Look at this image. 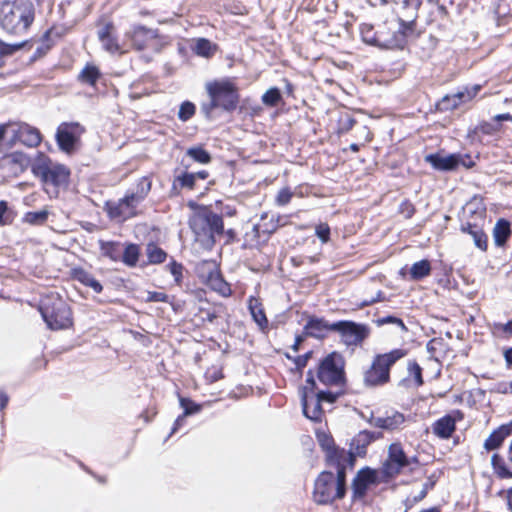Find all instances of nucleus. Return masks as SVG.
Segmentation results:
<instances>
[{"label": "nucleus", "mask_w": 512, "mask_h": 512, "mask_svg": "<svg viewBox=\"0 0 512 512\" xmlns=\"http://www.w3.org/2000/svg\"><path fill=\"white\" fill-rule=\"evenodd\" d=\"M463 418L459 410L446 414L432 424V432L441 439H449L456 430L457 421Z\"/></svg>", "instance_id": "obj_19"}, {"label": "nucleus", "mask_w": 512, "mask_h": 512, "mask_svg": "<svg viewBox=\"0 0 512 512\" xmlns=\"http://www.w3.org/2000/svg\"><path fill=\"white\" fill-rule=\"evenodd\" d=\"M408 370V376L412 377L414 379L415 385L417 387H420L423 385V377H422V368L421 366L415 361H409L407 365Z\"/></svg>", "instance_id": "obj_43"}, {"label": "nucleus", "mask_w": 512, "mask_h": 512, "mask_svg": "<svg viewBox=\"0 0 512 512\" xmlns=\"http://www.w3.org/2000/svg\"><path fill=\"white\" fill-rule=\"evenodd\" d=\"M398 22H399V29L397 32H412L414 30V27H415V19H411V20H404L402 18H398Z\"/></svg>", "instance_id": "obj_59"}, {"label": "nucleus", "mask_w": 512, "mask_h": 512, "mask_svg": "<svg viewBox=\"0 0 512 512\" xmlns=\"http://www.w3.org/2000/svg\"><path fill=\"white\" fill-rule=\"evenodd\" d=\"M420 466L419 460L416 456L408 457L399 442L389 445L387 451V458L382 463L381 474L385 480L393 479L406 469L409 472H414Z\"/></svg>", "instance_id": "obj_6"}, {"label": "nucleus", "mask_w": 512, "mask_h": 512, "mask_svg": "<svg viewBox=\"0 0 512 512\" xmlns=\"http://www.w3.org/2000/svg\"><path fill=\"white\" fill-rule=\"evenodd\" d=\"M208 100L200 105V111L208 120L213 118L215 110L232 112L239 102L238 88L229 80H214L205 84Z\"/></svg>", "instance_id": "obj_1"}, {"label": "nucleus", "mask_w": 512, "mask_h": 512, "mask_svg": "<svg viewBox=\"0 0 512 512\" xmlns=\"http://www.w3.org/2000/svg\"><path fill=\"white\" fill-rule=\"evenodd\" d=\"M41 140V133L37 128L22 123L14 125L12 128V137L9 142V147H12L16 141H19L27 147L35 148L41 143Z\"/></svg>", "instance_id": "obj_18"}, {"label": "nucleus", "mask_w": 512, "mask_h": 512, "mask_svg": "<svg viewBox=\"0 0 512 512\" xmlns=\"http://www.w3.org/2000/svg\"><path fill=\"white\" fill-rule=\"evenodd\" d=\"M501 130V123H496L494 120L491 122L483 121L481 122L476 131L482 133L484 135H495Z\"/></svg>", "instance_id": "obj_46"}, {"label": "nucleus", "mask_w": 512, "mask_h": 512, "mask_svg": "<svg viewBox=\"0 0 512 512\" xmlns=\"http://www.w3.org/2000/svg\"><path fill=\"white\" fill-rule=\"evenodd\" d=\"M382 437L381 432H374L363 430L356 434L351 442V449L355 450V453L359 456L366 454V448L376 439Z\"/></svg>", "instance_id": "obj_27"}, {"label": "nucleus", "mask_w": 512, "mask_h": 512, "mask_svg": "<svg viewBox=\"0 0 512 512\" xmlns=\"http://www.w3.org/2000/svg\"><path fill=\"white\" fill-rule=\"evenodd\" d=\"M316 394L322 402L334 403L342 392L319 391Z\"/></svg>", "instance_id": "obj_53"}, {"label": "nucleus", "mask_w": 512, "mask_h": 512, "mask_svg": "<svg viewBox=\"0 0 512 512\" xmlns=\"http://www.w3.org/2000/svg\"><path fill=\"white\" fill-rule=\"evenodd\" d=\"M426 496L427 493L425 492V490H421L418 494L412 497H408L404 502L406 510L411 509L415 504L422 501Z\"/></svg>", "instance_id": "obj_55"}, {"label": "nucleus", "mask_w": 512, "mask_h": 512, "mask_svg": "<svg viewBox=\"0 0 512 512\" xmlns=\"http://www.w3.org/2000/svg\"><path fill=\"white\" fill-rule=\"evenodd\" d=\"M332 327L333 323H329L324 318L311 316L304 326V334L305 336L322 339L326 336L327 332H333Z\"/></svg>", "instance_id": "obj_24"}, {"label": "nucleus", "mask_w": 512, "mask_h": 512, "mask_svg": "<svg viewBox=\"0 0 512 512\" xmlns=\"http://www.w3.org/2000/svg\"><path fill=\"white\" fill-rule=\"evenodd\" d=\"M425 161L429 163L435 170L454 171L460 165L468 167L459 154L442 155L440 153L428 154Z\"/></svg>", "instance_id": "obj_20"}, {"label": "nucleus", "mask_w": 512, "mask_h": 512, "mask_svg": "<svg viewBox=\"0 0 512 512\" xmlns=\"http://www.w3.org/2000/svg\"><path fill=\"white\" fill-rule=\"evenodd\" d=\"M101 73L99 69L93 64H86L85 67L80 72L78 79L82 83L95 85L97 80L99 79Z\"/></svg>", "instance_id": "obj_36"}, {"label": "nucleus", "mask_w": 512, "mask_h": 512, "mask_svg": "<svg viewBox=\"0 0 512 512\" xmlns=\"http://www.w3.org/2000/svg\"><path fill=\"white\" fill-rule=\"evenodd\" d=\"M339 463H326L330 467H334L336 469L337 476L335 477V485H336V496L339 499H343L346 495V470L347 468L352 469L355 464L356 456L355 453L351 451V459H347L346 457H339Z\"/></svg>", "instance_id": "obj_21"}, {"label": "nucleus", "mask_w": 512, "mask_h": 512, "mask_svg": "<svg viewBox=\"0 0 512 512\" xmlns=\"http://www.w3.org/2000/svg\"><path fill=\"white\" fill-rule=\"evenodd\" d=\"M196 112V106L190 101H184L179 108L178 118L179 120L186 122L191 119Z\"/></svg>", "instance_id": "obj_45"}, {"label": "nucleus", "mask_w": 512, "mask_h": 512, "mask_svg": "<svg viewBox=\"0 0 512 512\" xmlns=\"http://www.w3.org/2000/svg\"><path fill=\"white\" fill-rule=\"evenodd\" d=\"M35 19V8L31 0H1L0 26L6 32L29 29Z\"/></svg>", "instance_id": "obj_2"}, {"label": "nucleus", "mask_w": 512, "mask_h": 512, "mask_svg": "<svg viewBox=\"0 0 512 512\" xmlns=\"http://www.w3.org/2000/svg\"><path fill=\"white\" fill-rule=\"evenodd\" d=\"M143 34H99L101 46L109 53H126L131 48L142 50L144 44L138 40Z\"/></svg>", "instance_id": "obj_11"}, {"label": "nucleus", "mask_w": 512, "mask_h": 512, "mask_svg": "<svg viewBox=\"0 0 512 512\" xmlns=\"http://www.w3.org/2000/svg\"><path fill=\"white\" fill-rule=\"evenodd\" d=\"M431 263L427 259H423L417 261L412 264L409 270V280L411 281H420L423 278L429 276L431 274Z\"/></svg>", "instance_id": "obj_34"}, {"label": "nucleus", "mask_w": 512, "mask_h": 512, "mask_svg": "<svg viewBox=\"0 0 512 512\" xmlns=\"http://www.w3.org/2000/svg\"><path fill=\"white\" fill-rule=\"evenodd\" d=\"M168 268H169L170 273L174 276L175 281L177 283H180L181 279H182V270H183L182 264L172 261L168 265Z\"/></svg>", "instance_id": "obj_54"}, {"label": "nucleus", "mask_w": 512, "mask_h": 512, "mask_svg": "<svg viewBox=\"0 0 512 512\" xmlns=\"http://www.w3.org/2000/svg\"><path fill=\"white\" fill-rule=\"evenodd\" d=\"M101 254L110 260L117 262L121 259L122 245L114 241H100L99 242Z\"/></svg>", "instance_id": "obj_35"}, {"label": "nucleus", "mask_w": 512, "mask_h": 512, "mask_svg": "<svg viewBox=\"0 0 512 512\" xmlns=\"http://www.w3.org/2000/svg\"><path fill=\"white\" fill-rule=\"evenodd\" d=\"M72 276L81 284L90 287L95 293H101L103 286L94 278V276L83 268H75L72 271Z\"/></svg>", "instance_id": "obj_31"}, {"label": "nucleus", "mask_w": 512, "mask_h": 512, "mask_svg": "<svg viewBox=\"0 0 512 512\" xmlns=\"http://www.w3.org/2000/svg\"><path fill=\"white\" fill-rule=\"evenodd\" d=\"M461 231L469 234L472 237L475 246L481 251L487 250L488 237L479 225L470 222L462 223Z\"/></svg>", "instance_id": "obj_28"}, {"label": "nucleus", "mask_w": 512, "mask_h": 512, "mask_svg": "<svg viewBox=\"0 0 512 512\" xmlns=\"http://www.w3.org/2000/svg\"><path fill=\"white\" fill-rule=\"evenodd\" d=\"M293 195L294 194H293V192L291 191L290 188H288V187L282 188L278 192V194H277V196L275 198L276 205H278V206H285V205H287L291 201Z\"/></svg>", "instance_id": "obj_48"}, {"label": "nucleus", "mask_w": 512, "mask_h": 512, "mask_svg": "<svg viewBox=\"0 0 512 512\" xmlns=\"http://www.w3.org/2000/svg\"><path fill=\"white\" fill-rule=\"evenodd\" d=\"M83 132L79 123H62L58 126L56 132V141L59 148L71 153L76 145L78 136Z\"/></svg>", "instance_id": "obj_17"}, {"label": "nucleus", "mask_w": 512, "mask_h": 512, "mask_svg": "<svg viewBox=\"0 0 512 512\" xmlns=\"http://www.w3.org/2000/svg\"><path fill=\"white\" fill-rule=\"evenodd\" d=\"M318 440L321 448L325 452L326 463H339V457L351 459V451H346L336 446L332 437L323 434L318 436Z\"/></svg>", "instance_id": "obj_22"}, {"label": "nucleus", "mask_w": 512, "mask_h": 512, "mask_svg": "<svg viewBox=\"0 0 512 512\" xmlns=\"http://www.w3.org/2000/svg\"><path fill=\"white\" fill-rule=\"evenodd\" d=\"M200 278L212 290L218 292L220 295L227 297L231 294L229 284L223 279L219 270L213 262H204L198 268Z\"/></svg>", "instance_id": "obj_15"}, {"label": "nucleus", "mask_w": 512, "mask_h": 512, "mask_svg": "<svg viewBox=\"0 0 512 512\" xmlns=\"http://www.w3.org/2000/svg\"><path fill=\"white\" fill-rule=\"evenodd\" d=\"M33 172L45 184L55 187L67 185L70 177V170L65 165L54 163L48 158H44L34 165Z\"/></svg>", "instance_id": "obj_9"}, {"label": "nucleus", "mask_w": 512, "mask_h": 512, "mask_svg": "<svg viewBox=\"0 0 512 512\" xmlns=\"http://www.w3.org/2000/svg\"><path fill=\"white\" fill-rule=\"evenodd\" d=\"M361 39L382 50L403 49L406 44V34H361Z\"/></svg>", "instance_id": "obj_16"}, {"label": "nucleus", "mask_w": 512, "mask_h": 512, "mask_svg": "<svg viewBox=\"0 0 512 512\" xmlns=\"http://www.w3.org/2000/svg\"><path fill=\"white\" fill-rule=\"evenodd\" d=\"M13 127H14V125H11V124H0V152H4L5 150L10 148L9 145L6 146L3 143V141H4L5 136L8 133L12 134Z\"/></svg>", "instance_id": "obj_52"}, {"label": "nucleus", "mask_w": 512, "mask_h": 512, "mask_svg": "<svg viewBox=\"0 0 512 512\" xmlns=\"http://www.w3.org/2000/svg\"><path fill=\"white\" fill-rule=\"evenodd\" d=\"M281 99V94L278 88L273 87L268 89L262 96V102L270 107L276 106Z\"/></svg>", "instance_id": "obj_47"}, {"label": "nucleus", "mask_w": 512, "mask_h": 512, "mask_svg": "<svg viewBox=\"0 0 512 512\" xmlns=\"http://www.w3.org/2000/svg\"><path fill=\"white\" fill-rule=\"evenodd\" d=\"M191 49L198 56L210 58L218 51V45L206 38H197L194 40Z\"/></svg>", "instance_id": "obj_32"}, {"label": "nucleus", "mask_w": 512, "mask_h": 512, "mask_svg": "<svg viewBox=\"0 0 512 512\" xmlns=\"http://www.w3.org/2000/svg\"><path fill=\"white\" fill-rule=\"evenodd\" d=\"M333 332L339 333L342 342L346 346H358L370 335V328L366 324L349 320H341L333 323Z\"/></svg>", "instance_id": "obj_12"}, {"label": "nucleus", "mask_w": 512, "mask_h": 512, "mask_svg": "<svg viewBox=\"0 0 512 512\" xmlns=\"http://www.w3.org/2000/svg\"><path fill=\"white\" fill-rule=\"evenodd\" d=\"M187 156L192 158L195 162L201 164H208L211 161V155L201 146L191 147L186 152Z\"/></svg>", "instance_id": "obj_41"}, {"label": "nucleus", "mask_w": 512, "mask_h": 512, "mask_svg": "<svg viewBox=\"0 0 512 512\" xmlns=\"http://www.w3.org/2000/svg\"><path fill=\"white\" fill-rule=\"evenodd\" d=\"M316 382L311 370L307 373L306 385L301 389L303 414L310 420L319 421L323 415L322 401L315 393Z\"/></svg>", "instance_id": "obj_10"}, {"label": "nucleus", "mask_w": 512, "mask_h": 512, "mask_svg": "<svg viewBox=\"0 0 512 512\" xmlns=\"http://www.w3.org/2000/svg\"><path fill=\"white\" fill-rule=\"evenodd\" d=\"M311 355H312V352L309 351V352L305 353L304 355L297 356L294 359V363L298 370H302L307 365L308 360L310 359Z\"/></svg>", "instance_id": "obj_61"}, {"label": "nucleus", "mask_w": 512, "mask_h": 512, "mask_svg": "<svg viewBox=\"0 0 512 512\" xmlns=\"http://www.w3.org/2000/svg\"><path fill=\"white\" fill-rule=\"evenodd\" d=\"M374 322L378 327H381L386 324H393V325L398 326L402 332H404V333L408 332V328L405 325V323L403 322V320L396 316L388 315L385 317L378 318Z\"/></svg>", "instance_id": "obj_44"}, {"label": "nucleus", "mask_w": 512, "mask_h": 512, "mask_svg": "<svg viewBox=\"0 0 512 512\" xmlns=\"http://www.w3.org/2000/svg\"><path fill=\"white\" fill-rule=\"evenodd\" d=\"M406 355L407 350L400 348L376 355L370 367L364 372V385L373 388L387 384L390 381L391 367Z\"/></svg>", "instance_id": "obj_5"}, {"label": "nucleus", "mask_w": 512, "mask_h": 512, "mask_svg": "<svg viewBox=\"0 0 512 512\" xmlns=\"http://www.w3.org/2000/svg\"><path fill=\"white\" fill-rule=\"evenodd\" d=\"M511 235L510 222L506 219H499L493 229V238L496 246H503Z\"/></svg>", "instance_id": "obj_33"}, {"label": "nucleus", "mask_w": 512, "mask_h": 512, "mask_svg": "<svg viewBox=\"0 0 512 512\" xmlns=\"http://www.w3.org/2000/svg\"><path fill=\"white\" fill-rule=\"evenodd\" d=\"M12 222V212L8 208V203L0 201V226L8 225Z\"/></svg>", "instance_id": "obj_49"}, {"label": "nucleus", "mask_w": 512, "mask_h": 512, "mask_svg": "<svg viewBox=\"0 0 512 512\" xmlns=\"http://www.w3.org/2000/svg\"><path fill=\"white\" fill-rule=\"evenodd\" d=\"M49 212L46 209L25 213L23 221L30 225H43L48 219Z\"/></svg>", "instance_id": "obj_40"}, {"label": "nucleus", "mask_w": 512, "mask_h": 512, "mask_svg": "<svg viewBox=\"0 0 512 512\" xmlns=\"http://www.w3.org/2000/svg\"><path fill=\"white\" fill-rule=\"evenodd\" d=\"M345 360L338 352L328 354L319 363L317 378L325 386L343 389L346 383Z\"/></svg>", "instance_id": "obj_7"}, {"label": "nucleus", "mask_w": 512, "mask_h": 512, "mask_svg": "<svg viewBox=\"0 0 512 512\" xmlns=\"http://www.w3.org/2000/svg\"><path fill=\"white\" fill-rule=\"evenodd\" d=\"M510 435H512V421L493 430V432L484 441L483 447L486 451L497 450Z\"/></svg>", "instance_id": "obj_25"}, {"label": "nucleus", "mask_w": 512, "mask_h": 512, "mask_svg": "<svg viewBox=\"0 0 512 512\" xmlns=\"http://www.w3.org/2000/svg\"><path fill=\"white\" fill-rule=\"evenodd\" d=\"M148 302H169V296L163 292H148L147 299Z\"/></svg>", "instance_id": "obj_58"}, {"label": "nucleus", "mask_w": 512, "mask_h": 512, "mask_svg": "<svg viewBox=\"0 0 512 512\" xmlns=\"http://www.w3.org/2000/svg\"><path fill=\"white\" fill-rule=\"evenodd\" d=\"M494 19L496 21V26L498 28L504 27L509 24L510 20H512V16L508 15L506 13H503V15H500V11L496 10L494 12Z\"/></svg>", "instance_id": "obj_57"}, {"label": "nucleus", "mask_w": 512, "mask_h": 512, "mask_svg": "<svg viewBox=\"0 0 512 512\" xmlns=\"http://www.w3.org/2000/svg\"><path fill=\"white\" fill-rule=\"evenodd\" d=\"M180 403L181 406L184 407V416H188L200 411V406L191 402L190 400L181 398Z\"/></svg>", "instance_id": "obj_51"}, {"label": "nucleus", "mask_w": 512, "mask_h": 512, "mask_svg": "<svg viewBox=\"0 0 512 512\" xmlns=\"http://www.w3.org/2000/svg\"><path fill=\"white\" fill-rule=\"evenodd\" d=\"M49 36H50V34L43 35V38H42L43 44H42V46H40L36 49V52H35L36 56L41 57V56L45 55L46 52L51 48L52 42H51Z\"/></svg>", "instance_id": "obj_56"}, {"label": "nucleus", "mask_w": 512, "mask_h": 512, "mask_svg": "<svg viewBox=\"0 0 512 512\" xmlns=\"http://www.w3.org/2000/svg\"><path fill=\"white\" fill-rule=\"evenodd\" d=\"M140 251L136 244H128L124 250H122L121 259L122 262L129 266H136L139 259Z\"/></svg>", "instance_id": "obj_37"}, {"label": "nucleus", "mask_w": 512, "mask_h": 512, "mask_svg": "<svg viewBox=\"0 0 512 512\" xmlns=\"http://www.w3.org/2000/svg\"><path fill=\"white\" fill-rule=\"evenodd\" d=\"M151 189V182L147 178H141L136 188L118 201H107L105 211L110 219L123 222L137 214V207L147 197Z\"/></svg>", "instance_id": "obj_4"}, {"label": "nucleus", "mask_w": 512, "mask_h": 512, "mask_svg": "<svg viewBox=\"0 0 512 512\" xmlns=\"http://www.w3.org/2000/svg\"><path fill=\"white\" fill-rule=\"evenodd\" d=\"M248 309L259 329L265 331L268 328V319L262 303L257 298L251 296L248 300Z\"/></svg>", "instance_id": "obj_29"}, {"label": "nucleus", "mask_w": 512, "mask_h": 512, "mask_svg": "<svg viewBox=\"0 0 512 512\" xmlns=\"http://www.w3.org/2000/svg\"><path fill=\"white\" fill-rule=\"evenodd\" d=\"M189 227L196 241L208 248L213 247L217 237L224 234L223 217L208 208L197 210L189 219Z\"/></svg>", "instance_id": "obj_3"}, {"label": "nucleus", "mask_w": 512, "mask_h": 512, "mask_svg": "<svg viewBox=\"0 0 512 512\" xmlns=\"http://www.w3.org/2000/svg\"><path fill=\"white\" fill-rule=\"evenodd\" d=\"M493 119L496 123H500L502 121H512V115L509 113L497 114Z\"/></svg>", "instance_id": "obj_64"}, {"label": "nucleus", "mask_w": 512, "mask_h": 512, "mask_svg": "<svg viewBox=\"0 0 512 512\" xmlns=\"http://www.w3.org/2000/svg\"><path fill=\"white\" fill-rule=\"evenodd\" d=\"M313 498L318 504H330L339 499L336 496L335 476L330 471L319 474L314 484Z\"/></svg>", "instance_id": "obj_14"}, {"label": "nucleus", "mask_w": 512, "mask_h": 512, "mask_svg": "<svg viewBox=\"0 0 512 512\" xmlns=\"http://www.w3.org/2000/svg\"><path fill=\"white\" fill-rule=\"evenodd\" d=\"M381 482L379 474L370 467L361 468L352 480V501H362L365 499L368 490Z\"/></svg>", "instance_id": "obj_13"}, {"label": "nucleus", "mask_w": 512, "mask_h": 512, "mask_svg": "<svg viewBox=\"0 0 512 512\" xmlns=\"http://www.w3.org/2000/svg\"><path fill=\"white\" fill-rule=\"evenodd\" d=\"M436 480L433 478V476L428 477L427 481L423 484V487L421 490H425V492L428 494V491L433 489L435 486Z\"/></svg>", "instance_id": "obj_63"}, {"label": "nucleus", "mask_w": 512, "mask_h": 512, "mask_svg": "<svg viewBox=\"0 0 512 512\" xmlns=\"http://www.w3.org/2000/svg\"><path fill=\"white\" fill-rule=\"evenodd\" d=\"M507 459L508 462L498 453H494L491 457V466L493 469V473L499 479H511L512 478V470L509 467V463L512 464V440L510 441L508 450H507Z\"/></svg>", "instance_id": "obj_23"}, {"label": "nucleus", "mask_w": 512, "mask_h": 512, "mask_svg": "<svg viewBox=\"0 0 512 512\" xmlns=\"http://www.w3.org/2000/svg\"><path fill=\"white\" fill-rule=\"evenodd\" d=\"M356 121L354 118L352 117H345L343 118L341 121H340V132L341 133H346L348 131H350L353 126L355 125Z\"/></svg>", "instance_id": "obj_60"}, {"label": "nucleus", "mask_w": 512, "mask_h": 512, "mask_svg": "<svg viewBox=\"0 0 512 512\" xmlns=\"http://www.w3.org/2000/svg\"><path fill=\"white\" fill-rule=\"evenodd\" d=\"M146 253L148 261L151 264L163 263L167 257V253L162 248L153 243L147 245Z\"/></svg>", "instance_id": "obj_38"}, {"label": "nucleus", "mask_w": 512, "mask_h": 512, "mask_svg": "<svg viewBox=\"0 0 512 512\" xmlns=\"http://www.w3.org/2000/svg\"><path fill=\"white\" fill-rule=\"evenodd\" d=\"M431 2L432 0H428ZM423 0H403L404 8H412L414 10H418L421 6Z\"/></svg>", "instance_id": "obj_62"}, {"label": "nucleus", "mask_w": 512, "mask_h": 512, "mask_svg": "<svg viewBox=\"0 0 512 512\" xmlns=\"http://www.w3.org/2000/svg\"><path fill=\"white\" fill-rule=\"evenodd\" d=\"M316 236L322 241L327 243L330 240V227L327 223H320L315 228Z\"/></svg>", "instance_id": "obj_50"}, {"label": "nucleus", "mask_w": 512, "mask_h": 512, "mask_svg": "<svg viewBox=\"0 0 512 512\" xmlns=\"http://www.w3.org/2000/svg\"><path fill=\"white\" fill-rule=\"evenodd\" d=\"M39 309L43 320L52 330L68 328L72 324L71 310L61 298L44 300Z\"/></svg>", "instance_id": "obj_8"}, {"label": "nucleus", "mask_w": 512, "mask_h": 512, "mask_svg": "<svg viewBox=\"0 0 512 512\" xmlns=\"http://www.w3.org/2000/svg\"><path fill=\"white\" fill-rule=\"evenodd\" d=\"M195 175L193 173L184 172L175 177L173 181V189L187 188L192 190L195 186Z\"/></svg>", "instance_id": "obj_39"}, {"label": "nucleus", "mask_w": 512, "mask_h": 512, "mask_svg": "<svg viewBox=\"0 0 512 512\" xmlns=\"http://www.w3.org/2000/svg\"><path fill=\"white\" fill-rule=\"evenodd\" d=\"M29 41H21L18 43H6L0 39V57H8L15 54L20 49L26 47Z\"/></svg>", "instance_id": "obj_42"}, {"label": "nucleus", "mask_w": 512, "mask_h": 512, "mask_svg": "<svg viewBox=\"0 0 512 512\" xmlns=\"http://www.w3.org/2000/svg\"><path fill=\"white\" fill-rule=\"evenodd\" d=\"M369 422L374 427L394 431L405 422V417L402 413L393 411L391 414H387L386 416L372 417Z\"/></svg>", "instance_id": "obj_26"}, {"label": "nucleus", "mask_w": 512, "mask_h": 512, "mask_svg": "<svg viewBox=\"0 0 512 512\" xmlns=\"http://www.w3.org/2000/svg\"><path fill=\"white\" fill-rule=\"evenodd\" d=\"M469 97V94L461 93L460 91L451 95H445L437 103V109L442 112L456 109L460 104L469 101Z\"/></svg>", "instance_id": "obj_30"}]
</instances>
